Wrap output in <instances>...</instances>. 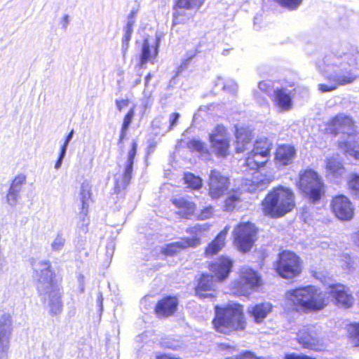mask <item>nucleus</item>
Returning a JSON list of instances; mask_svg holds the SVG:
<instances>
[{
  "label": "nucleus",
  "instance_id": "obj_10",
  "mask_svg": "<svg viewBox=\"0 0 359 359\" xmlns=\"http://www.w3.org/2000/svg\"><path fill=\"white\" fill-rule=\"evenodd\" d=\"M355 128V121L350 116L338 114L325 123V133L332 137L339 133L355 137L358 134Z\"/></svg>",
  "mask_w": 359,
  "mask_h": 359
},
{
  "label": "nucleus",
  "instance_id": "obj_52",
  "mask_svg": "<svg viewBox=\"0 0 359 359\" xmlns=\"http://www.w3.org/2000/svg\"><path fill=\"white\" fill-rule=\"evenodd\" d=\"M25 176L20 175H18L15 177V179L13 181L12 186L14 188L15 186H20L25 182Z\"/></svg>",
  "mask_w": 359,
  "mask_h": 359
},
{
  "label": "nucleus",
  "instance_id": "obj_42",
  "mask_svg": "<svg viewBox=\"0 0 359 359\" xmlns=\"http://www.w3.org/2000/svg\"><path fill=\"white\" fill-rule=\"evenodd\" d=\"M348 189L356 196H359V175L352 173L347 182Z\"/></svg>",
  "mask_w": 359,
  "mask_h": 359
},
{
  "label": "nucleus",
  "instance_id": "obj_54",
  "mask_svg": "<svg viewBox=\"0 0 359 359\" xmlns=\"http://www.w3.org/2000/svg\"><path fill=\"white\" fill-rule=\"evenodd\" d=\"M65 152H66L65 149V148H61L60 156H59V158L57 160L56 163H55V168H59L60 166L61 162H62V159L63 158Z\"/></svg>",
  "mask_w": 359,
  "mask_h": 359
},
{
  "label": "nucleus",
  "instance_id": "obj_1",
  "mask_svg": "<svg viewBox=\"0 0 359 359\" xmlns=\"http://www.w3.org/2000/svg\"><path fill=\"white\" fill-rule=\"evenodd\" d=\"M287 295L292 311L299 313L323 310L330 304L331 297L336 306L345 309L354 303L348 288L340 283L330 284L327 292L313 285H306L289 290Z\"/></svg>",
  "mask_w": 359,
  "mask_h": 359
},
{
  "label": "nucleus",
  "instance_id": "obj_9",
  "mask_svg": "<svg viewBox=\"0 0 359 359\" xmlns=\"http://www.w3.org/2000/svg\"><path fill=\"white\" fill-rule=\"evenodd\" d=\"M259 228L252 222H241L233 230V243L243 253L248 252L258 238Z\"/></svg>",
  "mask_w": 359,
  "mask_h": 359
},
{
  "label": "nucleus",
  "instance_id": "obj_12",
  "mask_svg": "<svg viewBox=\"0 0 359 359\" xmlns=\"http://www.w3.org/2000/svg\"><path fill=\"white\" fill-rule=\"evenodd\" d=\"M231 180L229 176L213 169L209 174L208 180V194L212 200H219L229 190Z\"/></svg>",
  "mask_w": 359,
  "mask_h": 359
},
{
  "label": "nucleus",
  "instance_id": "obj_11",
  "mask_svg": "<svg viewBox=\"0 0 359 359\" xmlns=\"http://www.w3.org/2000/svg\"><path fill=\"white\" fill-rule=\"evenodd\" d=\"M330 209L332 215L341 222H349L355 217V207L351 199L343 194L332 197Z\"/></svg>",
  "mask_w": 359,
  "mask_h": 359
},
{
  "label": "nucleus",
  "instance_id": "obj_39",
  "mask_svg": "<svg viewBox=\"0 0 359 359\" xmlns=\"http://www.w3.org/2000/svg\"><path fill=\"white\" fill-rule=\"evenodd\" d=\"M187 147L191 152H198L200 154L208 152L205 143L200 140H190L187 144Z\"/></svg>",
  "mask_w": 359,
  "mask_h": 359
},
{
  "label": "nucleus",
  "instance_id": "obj_16",
  "mask_svg": "<svg viewBox=\"0 0 359 359\" xmlns=\"http://www.w3.org/2000/svg\"><path fill=\"white\" fill-rule=\"evenodd\" d=\"M215 280L207 273H203L197 279L194 292L199 299H215L217 297V290L214 285Z\"/></svg>",
  "mask_w": 359,
  "mask_h": 359
},
{
  "label": "nucleus",
  "instance_id": "obj_32",
  "mask_svg": "<svg viewBox=\"0 0 359 359\" xmlns=\"http://www.w3.org/2000/svg\"><path fill=\"white\" fill-rule=\"evenodd\" d=\"M273 147V142L269 138L262 137L254 141L250 151L270 159Z\"/></svg>",
  "mask_w": 359,
  "mask_h": 359
},
{
  "label": "nucleus",
  "instance_id": "obj_27",
  "mask_svg": "<svg viewBox=\"0 0 359 359\" xmlns=\"http://www.w3.org/2000/svg\"><path fill=\"white\" fill-rule=\"evenodd\" d=\"M223 201V210L226 212H233L241 206L243 202V191L238 189H231L226 191Z\"/></svg>",
  "mask_w": 359,
  "mask_h": 359
},
{
  "label": "nucleus",
  "instance_id": "obj_21",
  "mask_svg": "<svg viewBox=\"0 0 359 359\" xmlns=\"http://www.w3.org/2000/svg\"><path fill=\"white\" fill-rule=\"evenodd\" d=\"M171 203L177 209L176 214L180 219H189L196 214V204L187 197H174Z\"/></svg>",
  "mask_w": 359,
  "mask_h": 359
},
{
  "label": "nucleus",
  "instance_id": "obj_57",
  "mask_svg": "<svg viewBox=\"0 0 359 359\" xmlns=\"http://www.w3.org/2000/svg\"><path fill=\"white\" fill-rule=\"evenodd\" d=\"M258 86L261 90L264 91V90H266V88L267 87V85L264 81H262V82H259Z\"/></svg>",
  "mask_w": 359,
  "mask_h": 359
},
{
  "label": "nucleus",
  "instance_id": "obj_5",
  "mask_svg": "<svg viewBox=\"0 0 359 359\" xmlns=\"http://www.w3.org/2000/svg\"><path fill=\"white\" fill-rule=\"evenodd\" d=\"M273 269L281 278L294 280L302 275L304 271V262L294 251L282 250L277 255Z\"/></svg>",
  "mask_w": 359,
  "mask_h": 359
},
{
  "label": "nucleus",
  "instance_id": "obj_53",
  "mask_svg": "<svg viewBox=\"0 0 359 359\" xmlns=\"http://www.w3.org/2000/svg\"><path fill=\"white\" fill-rule=\"evenodd\" d=\"M155 359H182L174 355L165 353H161L156 355Z\"/></svg>",
  "mask_w": 359,
  "mask_h": 359
},
{
  "label": "nucleus",
  "instance_id": "obj_36",
  "mask_svg": "<svg viewBox=\"0 0 359 359\" xmlns=\"http://www.w3.org/2000/svg\"><path fill=\"white\" fill-rule=\"evenodd\" d=\"M325 168L327 172L335 177H341L346 170L343 163L334 158L327 159Z\"/></svg>",
  "mask_w": 359,
  "mask_h": 359
},
{
  "label": "nucleus",
  "instance_id": "obj_30",
  "mask_svg": "<svg viewBox=\"0 0 359 359\" xmlns=\"http://www.w3.org/2000/svg\"><path fill=\"white\" fill-rule=\"evenodd\" d=\"M272 305L269 302H260L248 308V314L252 317L255 323H261L272 311Z\"/></svg>",
  "mask_w": 359,
  "mask_h": 359
},
{
  "label": "nucleus",
  "instance_id": "obj_58",
  "mask_svg": "<svg viewBox=\"0 0 359 359\" xmlns=\"http://www.w3.org/2000/svg\"><path fill=\"white\" fill-rule=\"evenodd\" d=\"M62 245V243H57L56 242H54L52 244V247L54 250H58Z\"/></svg>",
  "mask_w": 359,
  "mask_h": 359
},
{
  "label": "nucleus",
  "instance_id": "obj_47",
  "mask_svg": "<svg viewBox=\"0 0 359 359\" xmlns=\"http://www.w3.org/2000/svg\"><path fill=\"white\" fill-rule=\"evenodd\" d=\"M197 51H196V53L191 55H189V56H187L186 58H184L182 62L180 63V66H179V71H184V69H186L189 65L191 63V62L193 61L194 58L196 57V54H197Z\"/></svg>",
  "mask_w": 359,
  "mask_h": 359
},
{
  "label": "nucleus",
  "instance_id": "obj_38",
  "mask_svg": "<svg viewBox=\"0 0 359 359\" xmlns=\"http://www.w3.org/2000/svg\"><path fill=\"white\" fill-rule=\"evenodd\" d=\"M280 8L288 11L297 10L302 4L304 0H273Z\"/></svg>",
  "mask_w": 359,
  "mask_h": 359
},
{
  "label": "nucleus",
  "instance_id": "obj_2",
  "mask_svg": "<svg viewBox=\"0 0 359 359\" xmlns=\"http://www.w3.org/2000/svg\"><path fill=\"white\" fill-rule=\"evenodd\" d=\"M214 311L212 325L215 332L229 335L246 330L248 320L242 304L231 302L225 305H215Z\"/></svg>",
  "mask_w": 359,
  "mask_h": 359
},
{
  "label": "nucleus",
  "instance_id": "obj_51",
  "mask_svg": "<svg viewBox=\"0 0 359 359\" xmlns=\"http://www.w3.org/2000/svg\"><path fill=\"white\" fill-rule=\"evenodd\" d=\"M180 117V114L177 112L172 113L170 115L169 130L173 129V128L177 124Z\"/></svg>",
  "mask_w": 359,
  "mask_h": 359
},
{
  "label": "nucleus",
  "instance_id": "obj_35",
  "mask_svg": "<svg viewBox=\"0 0 359 359\" xmlns=\"http://www.w3.org/2000/svg\"><path fill=\"white\" fill-rule=\"evenodd\" d=\"M339 149H341L346 154H349L355 160H359V143L358 141L353 140L348 142L346 140L339 141L338 142Z\"/></svg>",
  "mask_w": 359,
  "mask_h": 359
},
{
  "label": "nucleus",
  "instance_id": "obj_50",
  "mask_svg": "<svg viewBox=\"0 0 359 359\" xmlns=\"http://www.w3.org/2000/svg\"><path fill=\"white\" fill-rule=\"evenodd\" d=\"M130 100L128 99L116 100L115 101V104L118 111H123L128 106Z\"/></svg>",
  "mask_w": 359,
  "mask_h": 359
},
{
  "label": "nucleus",
  "instance_id": "obj_48",
  "mask_svg": "<svg viewBox=\"0 0 359 359\" xmlns=\"http://www.w3.org/2000/svg\"><path fill=\"white\" fill-rule=\"evenodd\" d=\"M18 190H15L13 186L8 190L7 201L11 204H15L18 198Z\"/></svg>",
  "mask_w": 359,
  "mask_h": 359
},
{
  "label": "nucleus",
  "instance_id": "obj_15",
  "mask_svg": "<svg viewBox=\"0 0 359 359\" xmlns=\"http://www.w3.org/2000/svg\"><path fill=\"white\" fill-rule=\"evenodd\" d=\"M179 299L176 295H165L160 298L154 307V313L158 319L174 316L178 309Z\"/></svg>",
  "mask_w": 359,
  "mask_h": 359
},
{
  "label": "nucleus",
  "instance_id": "obj_17",
  "mask_svg": "<svg viewBox=\"0 0 359 359\" xmlns=\"http://www.w3.org/2000/svg\"><path fill=\"white\" fill-rule=\"evenodd\" d=\"M81 208H80V229L83 233L88 231L90 219L88 217L89 203L92 201V191L90 186L87 183H83L81 187Z\"/></svg>",
  "mask_w": 359,
  "mask_h": 359
},
{
  "label": "nucleus",
  "instance_id": "obj_24",
  "mask_svg": "<svg viewBox=\"0 0 359 359\" xmlns=\"http://www.w3.org/2000/svg\"><path fill=\"white\" fill-rule=\"evenodd\" d=\"M269 159L249 151L243 160V166L247 172H259L266 167Z\"/></svg>",
  "mask_w": 359,
  "mask_h": 359
},
{
  "label": "nucleus",
  "instance_id": "obj_46",
  "mask_svg": "<svg viewBox=\"0 0 359 359\" xmlns=\"http://www.w3.org/2000/svg\"><path fill=\"white\" fill-rule=\"evenodd\" d=\"M284 359H316V358L304 353H286L284 355Z\"/></svg>",
  "mask_w": 359,
  "mask_h": 359
},
{
  "label": "nucleus",
  "instance_id": "obj_45",
  "mask_svg": "<svg viewBox=\"0 0 359 359\" xmlns=\"http://www.w3.org/2000/svg\"><path fill=\"white\" fill-rule=\"evenodd\" d=\"M275 180V177L271 174H265L262 178L256 182L257 187L266 188Z\"/></svg>",
  "mask_w": 359,
  "mask_h": 359
},
{
  "label": "nucleus",
  "instance_id": "obj_13",
  "mask_svg": "<svg viewBox=\"0 0 359 359\" xmlns=\"http://www.w3.org/2000/svg\"><path fill=\"white\" fill-rule=\"evenodd\" d=\"M205 0H175L172 9V27L187 24L191 19L185 10H198Z\"/></svg>",
  "mask_w": 359,
  "mask_h": 359
},
{
  "label": "nucleus",
  "instance_id": "obj_28",
  "mask_svg": "<svg viewBox=\"0 0 359 359\" xmlns=\"http://www.w3.org/2000/svg\"><path fill=\"white\" fill-rule=\"evenodd\" d=\"M135 115V107H132L124 115L121 124L117 145L121 153L124 151L125 141L127 140L128 131Z\"/></svg>",
  "mask_w": 359,
  "mask_h": 359
},
{
  "label": "nucleus",
  "instance_id": "obj_14",
  "mask_svg": "<svg viewBox=\"0 0 359 359\" xmlns=\"http://www.w3.org/2000/svg\"><path fill=\"white\" fill-rule=\"evenodd\" d=\"M234 266L233 260L227 255H221L208 263V269L215 282L222 283L230 276Z\"/></svg>",
  "mask_w": 359,
  "mask_h": 359
},
{
  "label": "nucleus",
  "instance_id": "obj_56",
  "mask_svg": "<svg viewBox=\"0 0 359 359\" xmlns=\"http://www.w3.org/2000/svg\"><path fill=\"white\" fill-rule=\"evenodd\" d=\"M152 77V74L151 73H148L144 78V85L147 87L149 84V81Z\"/></svg>",
  "mask_w": 359,
  "mask_h": 359
},
{
  "label": "nucleus",
  "instance_id": "obj_22",
  "mask_svg": "<svg viewBox=\"0 0 359 359\" xmlns=\"http://www.w3.org/2000/svg\"><path fill=\"white\" fill-rule=\"evenodd\" d=\"M235 152L241 154L244 152L251 143L254 134L252 129L246 126L236 127L234 131Z\"/></svg>",
  "mask_w": 359,
  "mask_h": 359
},
{
  "label": "nucleus",
  "instance_id": "obj_6",
  "mask_svg": "<svg viewBox=\"0 0 359 359\" xmlns=\"http://www.w3.org/2000/svg\"><path fill=\"white\" fill-rule=\"evenodd\" d=\"M238 275V278L231 284V289L236 296H248L252 292L257 291L264 285L260 273L251 266H241Z\"/></svg>",
  "mask_w": 359,
  "mask_h": 359
},
{
  "label": "nucleus",
  "instance_id": "obj_44",
  "mask_svg": "<svg viewBox=\"0 0 359 359\" xmlns=\"http://www.w3.org/2000/svg\"><path fill=\"white\" fill-rule=\"evenodd\" d=\"M225 359H264L262 357L257 356L255 353L251 351L245 350L241 351L239 353L227 357Z\"/></svg>",
  "mask_w": 359,
  "mask_h": 359
},
{
  "label": "nucleus",
  "instance_id": "obj_8",
  "mask_svg": "<svg viewBox=\"0 0 359 359\" xmlns=\"http://www.w3.org/2000/svg\"><path fill=\"white\" fill-rule=\"evenodd\" d=\"M39 269H35L34 273L39 283L38 291L44 292L49 296H57L60 298L59 283L62 277H57L54 271L51 262L49 260H43L39 262Z\"/></svg>",
  "mask_w": 359,
  "mask_h": 359
},
{
  "label": "nucleus",
  "instance_id": "obj_31",
  "mask_svg": "<svg viewBox=\"0 0 359 359\" xmlns=\"http://www.w3.org/2000/svg\"><path fill=\"white\" fill-rule=\"evenodd\" d=\"M273 101L281 111H289L292 107V97L283 88H277L273 91Z\"/></svg>",
  "mask_w": 359,
  "mask_h": 359
},
{
  "label": "nucleus",
  "instance_id": "obj_33",
  "mask_svg": "<svg viewBox=\"0 0 359 359\" xmlns=\"http://www.w3.org/2000/svg\"><path fill=\"white\" fill-rule=\"evenodd\" d=\"M137 15L136 11H132L128 15V21L126 25L124 27V35L122 39V52L123 55L125 57L126 55L128 47H129V41L131 39V36L133 33V27L135 25V18Z\"/></svg>",
  "mask_w": 359,
  "mask_h": 359
},
{
  "label": "nucleus",
  "instance_id": "obj_29",
  "mask_svg": "<svg viewBox=\"0 0 359 359\" xmlns=\"http://www.w3.org/2000/svg\"><path fill=\"white\" fill-rule=\"evenodd\" d=\"M11 317L9 314L3 315L0 318V351H5L9 346V339L12 330Z\"/></svg>",
  "mask_w": 359,
  "mask_h": 359
},
{
  "label": "nucleus",
  "instance_id": "obj_43",
  "mask_svg": "<svg viewBox=\"0 0 359 359\" xmlns=\"http://www.w3.org/2000/svg\"><path fill=\"white\" fill-rule=\"evenodd\" d=\"M214 214V208L212 205H208L201 208L196 216L197 220H206L210 219Z\"/></svg>",
  "mask_w": 359,
  "mask_h": 359
},
{
  "label": "nucleus",
  "instance_id": "obj_4",
  "mask_svg": "<svg viewBox=\"0 0 359 359\" xmlns=\"http://www.w3.org/2000/svg\"><path fill=\"white\" fill-rule=\"evenodd\" d=\"M296 186L302 197L313 204L318 203L325 195L323 179L312 168L300 170Z\"/></svg>",
  "mask_w": 359,
  "mask_h": 359
},
{
  "label": "nucleus",
  "instance_id": "obj_34",
  "mask_svg": "<svg viewBox=\"0 0 359 359\" xmlns=\"http://www.w3.org/2000/svg\"><path fill=\"white\" fill-rule=\"evenodd\" d=\"M230 142L229 137H223L219 140L210 142L214 154L217 157L226 158L229 154Z\"/></svg>",
  "mask_w": 359,
  "mask_h": 359
},
{
  "label": "nucleus",
  "instance_id": "obj_3",
  "mask_svg": "<svg viewBox=\"0 0 359 359\" xmlns=\"http://www.w3.org/2000/svg\"><path fill=\"white\" fill-rule=\"evenodd\" d=\"M296 205L294 191L288 187L279 184L273 187L264 196L260 208L264 216L279 219L292 212Z\"/></svg>",
  "mask_w": 359,
  "mask_h": 359
},
{
  "label": "nucleus",
  "instance_id": "obj_41",
  "mask_svg": "<svg viewBox=\"0 0 359 359\" xmlns=\"http://www.w3.org/2000/svg\"><path fill=\"white\" fill-rule=\"evenodd\" d=\"M228 137L226 136V129L222 125H217L212 133L209 135L210 142L219 140L220 138Z\"/></svg>",
  "mask_w": 359,
  "mask_h": 359
},
{
  "label": "nucleus",
  "instance_id": "obj_18",
  "mask_svg": "<svg viewBox=\"0 0 359 359\" xmlns=\"http://www.w3.org/2000/svg\"><path fill=\"white\" fill-rule=\"evenodd\" d=\"M297 156V149L291 144H278L273 153V161L278 167L291 165Z\"/></svg>",
  "mask_w": 359,
  "mask_h": 359
},
{
  "label": "nucleus",
  "instance_id": "obj_37",
  "mask_svg": "<svg viewBox=\"0 0 359 359\" xmlns=\"http://www.w3.org/2000/svg\"><path fill=\"white\" fill-rule=\"evenodd\" d=\"M184 183L191 190H199L203 187V180L191 172H186L183 175Z\"/></svg>",
  "mask_w": 359,
  "mask_h": 359
},
{
  "label": "nucleus",
  "instance_id": "obj_19",
  "mask_svg": "<svg viewBox=\"0 0 359 359\" xmlns=\"http://www.w3.org/2000/svg\"><path fill=\"white\" fill-rule=\"evenodd\" d=\"M230 227L226 226L209 242L204 248L203 256L210 259L217 256L226 246Z\"/></svg>",
  "mask_w": 359,
  "mask_h": 359
},
{
  "label": "nucleus",
  "instance_id": "obj_55",
  "mask_svg": "<svg viewBox=\"0 0 359 359\" xmlns=\"http://www.w3.org/2000/svg\"><path fill=\"white\" fill-rule=\"evenodd\" d=\"M73 133H74V131L72 130L69 134L66 137V140H65V142L64 143V144L62 145V147L61 148H65V150L67 149V146L69 142V140H71V138L72 137V135H73Z\"/></svg>",
  "mask_w": 359,
  "mask_h": 359
},
{
  "label": "nucleus",
  "instance_id": "obj_40",
  "mask_svg": "<svg viewBox=\"0 0 359 359\" xmlns=\"http://www.w3.org/2000/svg\"><path fill=\"white\" fill-rule=\"evenodd\" d=\"M347 336L355 346H359V323H352L348 325L347 328Z\"/></svg>",
  "mask_w": 359,
  "mask_h": 359
},
{
  "label": "nucleus",
  "instance_id": "obj_59",
  "mask_svg": "<svg viewBox=\"0 0 359 359\" xmlns=\"http://www.w3.org/2000/svg\"><path fill=\"white\" fill-rule=\"evenodd\" d=\"M355 236H356L357 240H358V241L359 243V231L355 233Z\"/></svg>",
  "mask_w": 359,
  "mask_h": 359
},
{
  "label": "nucleus",
  "instance_id": "obj_49",
  "mask_svg": "<svg viewBox=\"0 0 359 359\" xmlns=\"http://www.w3.org/2000/svg\"><path fill=\"white\" fill-rule=\"evenodd\" d=\"M50 306V312L53 314H57L62 311V304L60 299H57L56 302L51 301Z\"/></svg>",
  "mask_w": 359,
  "mask_h": 359
},
{
  "label": "nucleus",
  "instance_id": "obj_26",
  "mask_svg": "<svg viewBox=\"0 0 359 359\" xmlns=\"http://www.w3.org/2000/svg\"><path fill=\"white\" fill-rule=\"evenodd\" d=\"M158 53V43L151 44L148 39L143 41L140 54L139 67H142L147 63H154Z\"/></svg>",
  "mask_w": 359,
  "mask_h": 359
},
{
  "label": "nucleus",
  "instance_id": "obj_23",
  "mask_svg": "<svg viewBox=\"0 0 359 359\" xmlns=\"http://www.w3.org/2000/svg\"><path fill=\"white\" fill-rule=\"evenodd\" d=\"M355 79L356 76L353 75L351 72L337 76H330L327 77V81L330 83V85L320 83L318 85V89L322 93L331 92L336 90L339 86L353 83Z\"/></svg>",
  "mask_w": 359,
  "mask_h": 359
},
{
  "label": "nucleus",
  "instance_id": "obj_25",
  "mask_svg": "<svg viewBox=\"0 0 359 359\" xmlns=\"http://www.w3.org/2000/svg\"><path fill=\"white\" fill-rule=\"evenodd\" d=\"M138 148L137 141L133 140L130 144V149L127 154V162L124 171L122 174V181L123 187L126 188L130 183L132 179L133 168L135 157L137 154Z\"/></svg>",
  "mask_w": 359,
  "mask_h": 359
},
{
  "label": "nucleus",
  "instance_id": "obj_20",
  "mask_svg": "<svg viewBox=\"0 0 359 359\" xmlns=\"http://www.w3.org/2000/svg\"><path fill=\"white\" fill-rule=\"evenodd\" d=\"M297 341L304 349L319 351L323 344L317 332L310 328H303L297 332Z\"/></svg>",
  "mask_w": 359,
  "mask_h": 359
},
{
  "label": "nucleus",
  "instance_id": "obj_7",
  "mask_svg": "<svg viewBox=\"0 0 359 359\" xmlns=\"http://www.w3.org/2000/svg\"><path fill=\"white\" fill-rule=\"evenodd\" d=\"M210 224H196L186 229V233L191 237H184L180 241L168 243L162 249L163 255L165 256H175L180 251L189 248H196L201 245V236L209 231Z\"/></svg>",
  "mask_w": 359,
  "mask_h": 359
}]
</instances>
